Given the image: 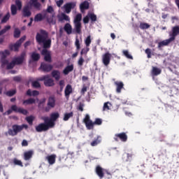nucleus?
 <instances>
[{
	"label": "nucleus",
	"mask_w": 179,
	"mask_h": 179,
	"mask_svg": "<svg viewBox=\"0 0 179 179\" xmlns=\"http://www.w3.org/2000/svg\"><path fill=\"white\" fill-rule=\"evenodd\" d=\"M9 17H10V14L8 13L1 20V23H6L9 20Z\"/></svg>",
	"instance_id": "nucleus-51"
},
{
	"label": "nucleus",
	"mask_w": 179,
	"mask_h": 179,
	"mask_svg": "<svg viewBox=\"0 0 179 179\" xmlns=\"http://www.w3.org/2000/svg\"><path fill=\"white\" fill-rule=\"evenodd\" d=\"M59 117V113L58 112L51 113L50 120H52V122H55V121L58 120Z\"/></svg>",
	"instance_id": "nucleus-37"
},
{
	"label": "nucleus",
	"mask_w": 179,
	"mask_h": 179,
	"mask_svg": "<svg viewBox=\"0 0 179 179\" xmlns=\"http://www.w3.org/2000/svg\"><path fill=\"white\" fill-rule=\"evenodd\" d=\"M113 139L115 142H119L120 141H121V142H127V141H128V136L127 133L122 132L115 134Z\"/></svg>",
	"instance_id": "nucleus-7"
},
{
	"label": "nucleus",
	"mask_w": 179,
	"mask_h": 179,
	"mask_svg": "<svg viewBox=\"0 0 179 179\" xmlns=\"http://www.w3.org/2000/svg\"><path fill=\"white\" fill-rule=\"evenodd\" d=\"M72 94V85L68 84L64 90V95L66 99H69V96Z\"/></svg>",
	"instance_id": "nucleus-26"
},
{
	"label": "nucleus",
	"mask_w": 179,
	"mask_h": 179,
	"mask_svg": "<svg viewBox=\"0 0 179 179\" xmlns=\"http://www.w3.org/2000/svg\"><path fill=\"white\" fill-rule=\"evenodd\" d=\"M115 85L116 86V93H121V90L124 89V83L122 81H115Z\"/></svg>",
	"instance_id": "nucleus-25"
},
{
	"label": "nucleus",
	"mask_w": 179,
	"mask_h": 179,
	"mask_svg": "<svg viewBox=\"0 0 179 179\" xmlns=\"http://www.w3.org/2000/svg\"><path fill=\"white\" fill-rule=\"evenodd\" d=\"M32 86L35 89H38V87H41V85L40 84V83L38 81H33Z\"/></svg>",
	"instance_id": "nucleus-53"
},
{
	"label": "nucleus",
	"mask_w": 179,
	"mask_h": 179,
	"mask_svg": "<svg viewBox=\"0 0 179 179\" xmlns=\"http://www.w3.org/2000/svg\"><path fill=\"white\" fill-rule=\"evenodd\" d=\"M75 45L77 50H80V43L78 38L76 39Z\"/></svg>",
	"instance_id": "nucleus-59"
},
{
	"label": "nucleus",
	"mask_w": 179,
	"mask_h": 179,
	"mask_svg": "<svg viewBox=\"0 0 179 179\" xmlns=\"http://www.w3.org/2000/svg\"><path fill=\"white\" fill-rule=\"evenodd\" d=\"M45 160H47L48 163L52 166V164H55V160L57 159V155L55 154L48 155L45 157Z\"/></svg>",
	"instance_id": "nucleus-17"
},
{
	"label": "nucleus",
	"mask_w": 179,
	"mask_h": 179,
	"mask_svg": "<svg viewBox=\"0 0 179 179\" xmlns=\"http://www.w3.org/2000/svg\"><path fill=\"white\" fill-rule=\"evenodd\" d=\"M101 143V137L100 136H97L96 138H94V141H92L90 143L91 146L94 147L97 146V145Z\"/></svg>",
	"instance_id": "nucleus-29"
},
{
	"label": "nucleus",
	"mask_w": 179,
	"mask_h": 179,
	"mask_svg": "<svg viewBox=\"0 0 179 179\" xmlns=\"http://www.w3.org/2000/svg\"><path fill=\"white\" fill-rule=\"evenodd\" d=\"M43 19H45V15H43L41 13H38L34 17L35 22H41Z\"/></svg>",
	"instance_id": "nucleus-36"
},
{
	"label": "nucleus",
	"mask_w": 179,
	"mask_h": 179,
	"mask_svg": "<svg viewBox=\"0 0 179 179\" xmlns=\"http://www.w3.org/2000/svg\"><path fill=\"white\" fill-rule=\"evenodd\" d=\"M127 162H131V160H132V156L134 155L132 154L127 153Z\"/></svg>",
	"instance_id": "nucleus-64"
},
{
	"label": "nucleus",
	"mask_w": 179,
	"mask_h": 179,
	"mask_svg": "<svg viewBox=\"0 0 179 179\" xmlns=\"http://www.w3.org/2000/svg\"><path fill=\"white\" fill-rule=\"evenodd\" d=\"M17 13V8H16V6L15 4L11 5V15L15 16Z\"/></svg>",
	"instance_id": "nucleus-45"
},
{
	"label": "nucleus",
	"mask_w": 179,
	"mask_h": 179,
	"mask_svg": "<svg viewBox=\"0 0 179 179\" xmlns=\"http://www.w3.org/2000/svg\"><path fill=\"white\" fill-rule=\"evenodd\" d=\"M17 91L16 89L14 90H8L6 92V96H8V97H12L13 96H15V94H16Z\"/></svg>",
	"instance_id": "nucleus-41"
},
{
	"label": "nucleus",
	"mask_w": 179,
	"mask_h": 179,
	"mask_svg": "<svg viewBox=\"0 0 179 179\" xmlns=\"http://www.w3.org/2000/svg\"><path fill=\"white\" fill-rule=\"evenodd\" d=\"M145 52L147 55L148 58H152V50L150 48H147L145 50Z\"/></svg>",
	"instance_id": "nucleus-54"
},
{
	"label": "nucleus",
	"mask_w": 179,
	"mask_h": 179,
	"mask_svg": "<svg viewBox=\"0 0 179 179\" xmlns=\"http://www.w3.org/2000/svg\"><path fill=\"white\" fill-rule=\"evenodd\" d=\"M89 8H90V3L87 1H85L80 4V12H82V13H83V12H85V10H87V9H89Z\"/></svg>",
	"instance_id": "nucleus-20"
},
{
	"label": "nucleus",
	"mask_w": 179,
	"mask_h": 179,
	"mask_svg": "<svg viewBox=\"0 0 179 179\" xmlns=\"http://www.w3.org/2000/svg\"><path fill=\"white\" fill-rule=\"evenodd\" d=\"M38 80H40V82H43L44 85L46 86V87H52V86H55V85L54 80L50 78V75L43 76L39 78Z\"/></svg>",
	"instance_id": "nucleus-4"
},
{
	"label": "nucleus",
	"mask_w": 179,
	"mask_h": 179,
	"mask_svg": "<svg viewBox=\"0 0 179 179\" xmlns=\"http://www.w3.org/2000/svg\"><path fill=\"white\" fill-rule=\"evenodd\" d=\"M83 122L85 123L87 129L90 130L94 129V125H101V124H103V120L100 118H96L95 121L93 122L90 120V115L87 114L83 119Z\"/></svg>",
	"instance_id": "nucleus-2"
},
{
	"label": "nucleus",
	"mask_w": 179,
	"mask_h": 179,
	"mask_svg": "<svg viewBox=\"0 0 179 179\" xmlns=\"http://www.w3.org/2000/svg\"><path fill=\"white\" fill-rule=\"evenodd\" d=\"M40 69L43 72H51L52 71V65L43 62L41 64Z\"/></svg>",
	"instance_id": "nucleus-16"
},
{
	"label": "nucleus",
	"mask_w": 179,
	"mask_h": 179,
	"mask_svg": "<svg viewBox=\"0 0 179 179\" xmlns=\"http://www.w3.org/2000/svg\"><path fill=\"white\" fill-rule=\"evenodd\" d=\"M8 30H10V25L6 26L4 29H1L0 31V36H2V34H5V33H6Z\"/></svg>",
	"instance_id": "nucleus-48"
},
{
	"label": "nucleus",
	"mask_w": 179,
	"mask_h": 179,
	"mask_svg": "<svg viewBox=\"0 0 179 179\" xmlns=\"http://www.w3.org/2000/svg\"><path fill=\"white\" fill-rule=\"evenodd\" d=\"M83 107H85V105L82 103H80L78 107V110H79V111H83Z\"/></svg>",
	"instance_id": "nucleus-63"
},
{
	"label": "nucleus",
	"mask_w": 179,
	"mask_h": 179,
	"mask_svg": "<svg viewBox=\"0 0 179 179\" xmlns=\"http://www.w3.org/2000/svg\"><path fill=\"white\" fill-rule=\"evenodd\" d=\"M63 20H66V22H69L70 18L65 13H62L60 16H59V22H63Z\"/></svg>",
	"instance_id": "nucleus-35"
},
{
	"label": "nucleus",
	"mask_w": 179,
	"mask_h": 179,
	"mask_svg": "<svg viewBox=\"0 0 179 179\" xmlns=\"http://www.w3.org/2000/svg\"><path fill=\"white\" fill-rule=\"evenodd\" d=\"M64 29L67 34H72V26L71 25V24L66 23L64 25Z\"/></svg>",
	"instance_id": "nucleus-34"
},
{
	"label": "nucleus",
	"mask_w": 179,
	"mask_h": 179,
	"mask_svg": "<svg viewBox=\"0 0 179 179\" xmlns=\"http://www.w3.org/2000/svg\"><path fill=\"white\" fill-rule=\"evenodd\" d=\"M41 55L44 56V61H45V62H52V59L51 58V52L47 49L42 50Z\"/></svg>",
	"instance_id": "nucleus-10"
},
{
	"label": "nucleus",
	"mask_w": 179,
	"mask_h": 179,
	"mask_svg": "<svg viewBox=\"0 0 179 179\" xmlns=\"http://www.w3.org/2000/svg\"><path fill=\"white\" fill-rule=\"evenodd\" d=\"M122 54L128 59H134V57H132V55L131 54H129V52L128 50H123Z\"/></svg>",
	"instance_id": "nucleus-42"
},
{
	"label": "nucleus",
	"mask_w": 179,
	"mask_h": 179,
	"mask_svg": "<svg viewBox=\"0 0 179 179\" xmlns=\"http://www.w3.org/2000/svg\"><path fill=\"white\" fill-rule=\"evenodd\" d=\"M139 27L141 30H146V29H149L150 27V24L146 22H141Z\"/></svg>",
	"instance_id": "nucleus-40"
},
{
	"label": "nucleus",
	"mask_w": 179,
	"mask_h": 179,
	"mask_svg": "<svg viewBox=\"0 0 179 179\" xmlns=\"http://www.w3.org/2000/svg\"><path fill=\"white\" fill-rule=\"evenodd\" d=\"M57 3V6H58L59 8H61V6H62V4L64 3V0H59L56 2Z\"/></svg>",
	"instance_id": "nucleus-62"
},
{
	"label": "nucleus",
	"mask_w": 179,
	"mask_h": 179,
	"mask_svg": "<svg viewBox=\"0 0 179 179\" xmlns=\"http://www.w3.org/2000/svg\"><path fill=\"white\" fill-rule=\"evenodd\" d=\"M20 37V29L15 28L14 30V38H19Z\"/></svg>",
	"instance_id": "nucleus-47"
},
{
	"label": "nucleus",
	"mask_w": 179,
	"mask_h": 179,
	"mask_svg": "<svg viewBox=\"0 0 179 179\" xmlns=\"http://www.w3.org/2000/svg\"><path fill=\"white\" fill-rule=\"evenodd\" d=\"M76 7V3L69 2L64 6L66 13H71L72 9H75Z\"/></svg>",
	"instance_id": "nucleus-14"
},
{
	"label": "nucleus",
	"mask_w": 179,
	"mask_h": 179,
	"mask_svg": "<svg viewBox=\"0 0 179 179\" xmlns=\"http://www.w3.org/2000/svg\"><path fill=\"white\" fill-rule=\"evenodd\" d=\"M111 62V55L110 52H107L102 55V62L105 66H108L110 62Z\"/></svg>",
	"instance_id": "nucleus-9"
},
{
	"label": "nucleus",
	"mask_w": 179,
	"mask_h": 179,
	"mask_svg": "<svg viewBox=\"0 0 179 179\" xmlns=\"http://www.w3.org/2000/svg\"><path fill=\"white\" fill-rule=\"evenodd\" d=\"M26 52H22L20 57L15 58L13 61L15 65H22L24 61Z\"/></svg>",
	"instance_id": "nucleus-12"
},
{
	"label": "nucleus",
	"mask_w": 179,
	"mask_h": 179,
	"mask_svg": "<svg viewBox=\"0 0 179 179\" xmlns=\"http://www.w3.org/2000/svg\"><path fill=\"white\" fill-rule=\"evenodd\" d=\"M0 55H1L2 65H8L9 64V61L6 59V57L10 55V52H9L8 50H6L3 52H0Z\"/></svg>",
	"instance_id": "nucleus-8"
},
{
	"label": "nucleus",
	"mask_w": 179,
	"mask_h": 179,
	"mask_svg": "<svg viewBox=\"0 0 179 179\" xmlns=\"http://www.w3.org/2000/svg\"><path fill=\"white\" fill-rule=\"evenodd\" d=\"M85 62V59H83V57H80L78 64L79 65V66H83V63Z\"/></svg>",
	"instance_id": "nucleus-56"
},
{
	"label": "nucleus",
	"mask_w": 179,
	"mask_h": 179,
	"mask_svg": "<svg viewBox=\"0 0 179 179\" xmlns=\"http://www.w3.org/2000/svg\"><path fill=\"white\" fill-rule=\"evenodd\" d=\"M90 19V17H89V14H88L87 16L83 17V23L85 24H87V23H89Z\"/></svg>",
	"instance_id": "nucleus-58"
},
{
	"label": "nucleus",
	"mask_w": 179,
	"mask_h": 179,
	"mask_svg": "<svg viewBox=\"0 0 179 179\" xmlns=\"http://www.w3.org/2000/svg\"><path fill=\"white\" fill-rule=\"evenodd\" d=\"M106 170L101 168L100 165L96 166L95 169V173L99 178H104V172L106 173Z\"/></svg>",
	"instance_id": "nucleus-15"
},
{
	"label": "nucleus",
	"mask_w": 179,
	"mask_h": 179,
	"mask_svg": "<svg viewBox=\"0 0 179 179\" xmlns=\"http://www.w3.org/2000/svg\"><path fill=\"white\" fill-rule=\"evenodd\" d=\"M15 62H13V60L8 63V65H7V69H13V68H15Z\"/></svg>",
	"instance_id": "nucleus-55"
},
{
	"label": "nucleus",
	"mask_w": 179,
	"mask_h": 179,
	"mask_svg": "<svg viewBox=\"0 0 179 179\" xmlns=\"http://www.w3.org/2000/svg\"><path fill=\"white\" fill-rule=\"evenodd\" d=\"M43 120H44V122L43 123L45 125H48V128H53V127H55V122H52L51 120V119H49L48 117H44L42 118Z\"/></svg>",
	"instance_id": "nucleus-21"
},
{
	"label": "nucleus",
	"mask_w": 179,
	"mask_h": 179,
	"mask_svg": "<svg viewBox=\"0 0 179 179\" xmlns=\"http://www.w3.org/2000/svg\"><path fill=\"white\" fill-rule=\"evenodd\" d=\"M26 40V36H22L21 38H20L14 45H10L9 49L11 51H15V52H17L19 51V48H20V45H22V43L23 41Z\"/></svg>",
	"instance_id": "nucleus-6"
},
{
	"label": "nucleus",
	"mask_w": 179,
	"mask_h": 179,
	"mask_svg": "<svg viewBox=\"0 0 179 179\" xmlns=\"http://www.w3.org/2000/svg\"><path fill=\"white\" fill-rule=\"evenodd\" d=\"M33 155H34V151H33L32 150L24 152V160H25L26 162L31 160L33 157Z\"/></svg>",
	"instance_id": "nucleus-18"
},
{
	"label": "nucleus",
	"mask_w": 179,
	"mask_h": 179,
	"mask_svg": "<svg viewBox=\"0 0 179 179\" xmlns=\"http://www.w3.org/2000/svg\"><path fill=\"white\" fill-rule=\"evenodd\" d=\"M85 43L86 47H90V44H92V38L90 36H88L85 41Z\"/></svg>",
	"instance_id": "nucleus-46"
},
{
	"label": "nucleus",
	"mask_w": 179,
	"mask_h": 179,
	"mask_svg": "<svg viewBox=\"0 0 179 179\" xmlns=\"http://www.w3.org/2000/svg\"><path fill=\"white\" fill-rule=\"evenodd\" d=\"M22 15L24 17H30L31 16V11H30V7L25 6L22 10Z\"/></svg>",
	"instance_id": "nucleus-23"
},
{
	"label": "nucleus",
	"mask_w": 179,
	"mask_h": 179,
	"mask_svg": "<svg viewBox=\"0 0 179 179\" xmlns=\"http://www.w3.org/2000/svg\"><path fill=\"white\" fill-rule=\"evenodd\" d=\"M13 164L15 165V166H20V167H23V163L22 162V161L15 158L13 159Z\"/></svg>",
	"instance_id": "nucleus-49"
},
{
	"label": "nucleus",
	"mask_w": 179,
	"mask_h": 179,
	"mask_svg": "<svg viewBox=\"0 0 179 179\" xmlns=\"http://www.w3.org/2000/svg\"><path fill=\"white\" fill-rule=\"evenodd\" d=\"M51 75L52 78H54L57 81L61 79V72L58 70H53L51 73Z\"/></svg>",
	"instance_id": "nucleus-27"
},
{
	"label": "nucleus",
	"mask_w": 179,
	"mask_h": 179,
	"mask_svg": "<svg viewBox=\"0 0 179 179\" xmlns=\"http://www.w3.org/2000/svg\"><path fill=\"white\" fill-rule=\"evenodd\" d=\"M27 129L29 128V126L27 124H14L12 126V129H9L8 131V135L10 136H16L19 132H22L23 131V129Z\"/></svg>",
	"instance_id": "nucleus-3"
},
{
	"label": "nucleus",
	"mask_w": 179,
	"mask_h": 179,
	"mask_svg": "<svg viewBox=\"0 0 179 179\" xmlns=\"http://www.w3.org/2000/svg\"><path fill=\"white\" fill-rule=\"evenodd\" d=\"M74 26L76 29V32L78 34H80L82 33V23L81 22H74Z\"/></svg>",
	"instance_id": "nucleus-32"
},
{
	"label": "nucleus",
	"mask_w": 179,
	"mask_h": 179,
	"mask_svg": "<svg viewBox=\"0 0 179 179\" xmlns=\"http://www.w3.org/2000/svg\"><path fill=\"white\" fill-rule=\"evenodd\" d=\"M151 73L152 76H157L162 73V69L156 67V66H152V69L151 71Z\"/></svg>",
	"instance_id": "nucleus-30"
},
{
	"label": "nucleus",
	"mask_w": 179,
	"mask_h": 179,
	"mask_svg": "<svg viewBox=\"0 0 179 179\" xmlns=\"http://www.w3.org/2000/svg\"><path fill=\"white\" fill-rule=\"evenodd\" d=\"M73 117V112L66 113L64 115L63 120L69 121V118H72Z\"/></svg>",
	"instance_id": "nucleus-38"
},
{
	"label": "nucleus",
	"mask_w": 179,
	"mask_h": 179,
	"mask_svg": "<svg viewBox=\"0 0 179 179\" xmlns=\"http://www.w3.org/2000/svg\"><path fill=\"white\" fill-rule=\"evenodd\" d=\"M171 41H173V38H169V39L164 40L158 43V48H162L165 45H169Z\"/></svg>",
	"instance_id": "nucleus-22"
},
{
	"label": "nucleus",
	"mask_w": 179,
	"mask_h": 179,
	"mask_svg": "<svg viewBox=\"0 0 179 179\" xmlns=\"http://www.w3.org/2000/svg\"><path fill=\"white\" fill-rule=\"evenodd\" d=\"M41 57L40 54L36 52L31 53V59L34 62H37V61H39Z\"/></svg>",
	"instance_id": "nucleus-28"
},
{
	"label": "nucleus",
	"mask_w": 179,
	"mask_h": 179,
	"mask_svg": "<svg viewBox=\"0 0 179 179\" xmlns=\"http://www.w3.org/2000/svg\"><path fill=\"white\" fill-rule=\"evenodd\" d=\"M36 103V99H33V98H29L28 99H26L24 101H23L22 104H34Z\"/></svg>",
	"instance_id": "nucleus-39"
},
{
	"label": "nucleus",
	"mask_w": 179,
	"mask_h": 179,
	"mask_svg": "<svg viewBox=\"0 0 179 179\" xmlns=\"http://www.w3.org/2000/svg\"><path fill=\"white\" fill-rule=\"evenodd\" d=\"M50 124L51 123H48V124H44V123H41L35 127V129L36 132H45V131H48V129H50L48 125Z\"/></svg>",
	"instance_id": "nucleus-11"
},
{
	"label": "nucleus",
	"mask_w": 179,
	"mask_h": 179,
	"mask_svg": "<svg viewBox=\"0 0 179 179\" xmlns=\"http://www.w3.org/2000/svg\"><path fill=\"white\" fill-rule=\"evenodd\" d=\"M26 121L29 124V125H33V121H34V117L28 116L26 117Z\"/></svg>",
	"instance_id": "nucleus-50"
},
{
	"label": "nucleus",
	"mask_w": 179,
	"mask_h": 179,
	"mask_svg": "<svg viewBox=\"0 0 179 179\" xmlns=\"http://www.w3.org/2000/svg\"><path fill=\"white\" fill-rule=\"evenodd\" d=\"M40 94V92L37 90H34L31 92V90L29 89L27 91V96H29V97H31V96H38Z\"/></svg>",
	"instance_id": "nucleus-33"
},
{
	"label": "nucleus",
	"mask_w": 179,
	"mask_h": 179,
	"mask_svg": "<svg viewBox=\"0 0 179 179\" xmlns=\"http://www.w3.org/2000/svg\"><path fill=\"white\" fill-rule=\"evenodd\" d=\"M13 111V109L12 108V106L10 109H8L6 112L3 113V115H10L12 114V112Z\"/></svg>",
	"instance_id": "nucleus-61"
},
{
	"label": "nucleus",
	"mask_w": 179,
	"mask_h": 179,
	"mask_svg": "<svg viewBox=\"0 0 179 179\" xmlns=\"http://www.w3.org/2000/svg\"><path fill=\"white\" fill-rule=\"evenodd\" d=\"M45 98H43V99H41L38 105V108H44V103H45Z\"/></svg>",
	"instance_id": "nucleus-52"
},
{
	"label": "nucleus",
	"mask_w": 179,
	"mask_h": 179,
	"mask_svg": "<svg viewBox=\"0 0 179 179\" xmlns=\"http://www.w3.org/2000/svg\"><path fill=\"white\" fill-rule=\"evenodd\" d=\"M179 34V26H175L172 29V34H170L171 38H173V41L176 40V36Z\"/></svg>",
	"instance_id": "nucleus-24"
},
{
	"label": "nucleus",
	"mask_w": 179,
	"mask_h": 179,
	"mask_svg": "<svg viewBox=\"0 0 179 179\" xmlns=\"http://www.w3.org/2000/svg\"><path fill=\"white\" fill-rule=\"evenodd\" d=\"M88 16L91 20V22H96L97 21V15L94 13H88Z\"/></svg>",
	"instance_id": "nucleus-44"
},
{
	"label": "nucleus",
	"mask_w": 179,
	"mask_h": 179,
	"mask_svg": "<svg viewBox=\"0 0 179 179\" xmlns=\"http://www.w3.org/2000/svg\"><path fill=\"white\" fill-rule=\"evenodd\" d=\"M48 38V32L44 29H41L40 33H37L36 36V41L39 45H43V50L51 48V39Z\"/></svg>",
	"instance_id": "nucleus-1"
},
{
	"label": "nucleus",
	"mask_w": 179,
	"mask_h": 179,
	"mask_svg": "<svg viewBox=\"0 0 179 179\" xmlns=\"http://www.w3.org/2000/svg\"><path fill=\"white\" fill-rule=\"evenodd\" d=\"M15 5L17 6L19 10L22 9V1L20 0H16Z\"/></svg>",
	"instance_id": "nucleus-57"
},
{
	"label": "nucleus",
	"mask_w": 179,
	"mask_h": 179,
	"mask_svg": "<svg viewBox=\"0 0 179 179\" xmlns=\"http://www.w3.org/2000/svg\"><path fill=\"white\" fill-rule=\"evenodd\" d=\"M72 71H73V64L66 66L63 70V73L64 75H69L70 72H72Z\"/></svg>",
	"instance_id": "nucleus-31"
},
{
	"label": "nucleus",
	"mask_w": 179,
	"mask_h": 179,
	"mask_svg": "<svg viewBox=\"0 0 179 179\" xmlns=\"http://www.w3.org/2000/svg\"><path fill=\"white\" fill-rule=\"evenodd\" d=\"M12 109L15 113H19L20 114H22V115H27L29 114V111L23 108H19L16 105L12 106Z\"/></svg>",
	"instance_id": "nucleus-13"
},
{
	"label": "nucleus",
	"mask_w": 179,
	"mask_h": 179,
	"mask_svg": "<svg viewBox=\"0 0 179 179\" xmlns=\"http://www.w3.org/2000/svg\"><path fill=\"white\" fill-rule=\"evenodd\" d=\"M29 5L31 6H34L35 9H37V10H41V3H38V0H30L29 2Z\"/></svg>",
	"instance_id": "nucleus-19"
},
{
	"label": "nucleus",
	"mask_w": 179,
	"mask_h": 179,
	"mask_svg": "<svg viewBox=\"0 0 179 179\" xmlns=\"http://www.w3.org/2000/svg\"><path fill=\"white\" fill-rule=\"evenodd\" d=\"M80 22H82V15L78 13L76 15L74 23H80Z\"/></svg>",
	"instance_id": "nucleus-43"
},
{
	"label": "nucleus",
	"mask_w": 179,
	"mask_h": 179,
	"mask_svg": "<svg viewBox=\"0 0 179 179\" xmlns=\"http://www.w3.org/2000/svg\"><path fill=\"white\" fill-rule=\"evenodd\" d=\"M55 96H50L48 99L47 106L43 108V110L45 113H50L51 111V108H54L55 107Z\"/></svg>",
	"instance_id": "nucleus-5"
},
{
	"label": "nucleus",
	"mask_w": 179,
	"mask_h": 179,
	"mask_svg": "<svg viewBox=\"0 0 179 179\" xmlns=\"http://www.w3.org/2000/svg\"><path fill=\"white\" fill-rule=\"evenodd\" d=\"M13 80H14V82H17V83L21 82L22 77H20L19 76H15V77H13Z\"/></svg>",
	"instance_id": "nucleus-60"
}]
</instances>
